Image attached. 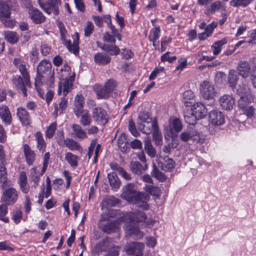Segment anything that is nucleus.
Segmentation results:
<instances>
[{
  "label": "nucleus",
  "instance_id": "nucleus-38",
  "mask_svg": "<svg viewBox=\"0 0 256 256\" xmlns=\"http://www.w3.org/2000/svg\"><path fill=\"white\" fill-rule=\"evenodd\" d=\"M108 178L110 186L112 188H118L120 186V181L117 174L115 172H112L108 174Z\"/></svg>",
  "mask_w": 256,
  "mask_h": 256
},
{
  "label": "nucleus",
  "instance_id": "nucleus-9",
  "mask_svg": "<svg viewBox=\"0 0 256 256\" xmlns=\"http://www.w3.org/2000/svg\"><path fill=\"white\" fill-rule=\"evenodd\" d=\"M63 80L60 82L58 84V94H60L62 92L64 96H66L72 89L73 82L75 78V74L74 72L72 73V75L68 78L64 77Z\"/></svg>",
  "mask_w": 256,
  "mask_h": 256
},
{
  "label": "nucleus",
  "instance_id": "nucleus-22",
  "mask_svg": "<svg viewBox=\"0 0 256 256\" xmlns=\"http://www.w3.org/2000/svg\"><path fill=\"white\" fill-rule=\"evenodd\" d=\"M16 115L22 125L27 126L31 124V117L24 108L18 107L17 108Z\"/></svg>",
  "mask_w": 256,
  "mask_h": 256
},
{
  "label": "nucleus",
  "instance_id": "nucleus-25",
  "mask_svg": "<svg viewBox=\"0 0 256 256\" xmlns=\"http://www.w3.org/2000/svg\"><path fill=\"white\" fill-rule=\"evenodd\" d=\"M180 138L184 142H188L189 140L198 141L199 140V136L198 132L192 128L190 127L186 131L182 133Z\"/></svg>",
  "mask_w": 256,
  "mask_h": 256
},
{
  "label": "nucleus",
  "instance_id": "nucleus-21",
  "mask_svg": "<svg viewBox=\"0 0 256 256\" xmlns=\"http://www.w3.org/2000/svg\"><path fill=\"white\" fill-rule=\"evenodd\" d=\"M210 122L214 126H219L224 123V117L218 110H212L209 114Z\"/></svg>",
  "mask_w": 256,
  "mask_h": 256
},
{
  "label": "nucleus",
  "instance_id": "nucleus-19",
  "mask_svg": "<svg viewBox=\"0 0 256 256\" xmlns=\"http://www.w3.org/2000/svg\"><path fill=\"white\" fill-rule=\"evenodd\" d=\"M252 70V64L246 60H240L237 66V70L238 74L244 78H248Z\"/></svg>",
  "mask_w": 256,
  "mask_h": 256
},
{
  "label": "nucleus",
  "instance_id": "nucleus-24",
  "mask_svg": "<svg viewBox=\"0 0 256 256\" xmlns=\"http://www.w3.org/2000/svg\"><path fill=\"white\" fill-rule=\"evenodd\" d=\"M73 43L72 44L70 40H65L64 42V45L66 47L68 50L76 54L78 52L79 46V34L78 32H76L72 36Z\"/></svg>",
  "mask_w": 256,
  "mask_h": 256
},
{
  "label": "nucleus",
  "instance_id": "nucleus-29",
  "mask_svg": "<svg viewBox=\"0 0 256 256\" xmlns=\"http://www.w3.org/2000/svg\"><path fill=\"white\" fill-rule=\"evenodd\" d=\"M158 126L156 122L152 120L146 123L140 124L138 126V128L144 134H148L154 130V129L158 128Z\"/></svg>",
  "mask_w": 256,
  "mask_h": 256
},
{
  "label": "nucleus",
  "instance_id": "nucleus-47",
  "mask_svg": "<svg viewBox=\"0 0 256 256\" xmlns=\"http://www.w3.org/2000/svg\"><path fill=\"white\" fill-rule=\"evenodd\" d=\"M250 62L252 64L250 80L254 87L256 88V58H250Z\"/></svg>",
  "mask_w": 256,
  "mask_h": 256
},
{
  "label": "nucleus",
  "instance_id": "nucleus-37",
  "mask_svg": "<svg viewBox=\"0 0 256 256\" xmlns=\"http://www.w3.org/2000/svg\"><path fill=\"white\" fill-rule=\"evenodd\" d=\"M118 144L122 152H127L129 149V144L127 142L126 136L123 134H122L118 139Z\"/></svg>",
  "mask_w": 256,
  "mask_h": 256
},
{
  "label": "nucleus",
  "instance_id": "nucleus-15",
  "mask_svg": "<svg viewBox=\"0 0 256 256\" xmlns=\"http://www.w3.org/2000/svg\"><path fill=\"white\" fill-rule=\"evenodd\" d=\"M237 94L240 96L239 100L248 102H254V96L251 93L250 89L246 84L239 85L236 89Z\"/></svg>",
  "mask_w": 256,
  "mask_h": 256
},
{
  "label": "nucleus",
  "instance_id": "nucleus-5",
  "mask_svg": "<svg viewBox=\"0 0 256 256\" xmlns=\"http://www.w3.org/2000/svg\"><path fill=\"white\" fill-rule=\"evenodd\" d=\"M164 135L168 144L164 146L162 150L167 154L173 148L174 143H175L176 140V118H171L170 119L169 125L166 129Z\"/></svg>",
  "mask_w": 256,
  "mask_h": 256
},
{
  "label": "nucleus",
  "instance_id": "nucleus-59",
  "mask_svg": "<svg viewBox=\"0 0 256 256\" xmlns=\"http://www.w3.org/2000/svg\"><path fill=\"white\" fill-rule=\"evenodd\" d=\"M56 70H60L62 73L61 76L62 78H64V77H68L72 75L71 68L66 64H64L60 69H56Z\"/></svg>",
  "mask_w": 256,
  "mask_h": 256
},
{
  "label": "nucleus",
  "instance_id": "nucleus-35",
  "mask_svg": "<svg viewBox=\"0 0 256 256\" xmlns=\"http://www.w3.org/2000/svg\"><path fill=\"white\" fill-rule=\"evenodd\" d=\"M160 35V30L158 26L152 28L150 31L148 40L152 42L153 46H154L155 48H156L158 46V44H156V42L159 38Z\"/></svg>",
  "mask_w": 256,
  "mask_h": 256
},
{
  "label": "nucleus",
  "instance_id": "nucleus-32",
  "mask_svg": "<svg viewBox=\"0 0 256 256\" xmlns=\"http://www.w3.org/2000/svg\"><path fill=\"white\" fill-rule=\"evenodd\" d=\"M0 117L6 124H10L12 122V116L8 107L6 106H2L0 108Z\"/></svg>",
  "mask_w": 256,
  "mask_h": 256
},
{
  "label": "nucleus",
  "instance_id": "nucleus-57",
  "mask_svg": "<svg viewBox=\"0 0 256 256\" xmlns=\"http://www.w3.org/2000/svg\"><path fill=\"white\" fill-rule=\"evenodd\" d=\"M57 124L56 122L52 123L47 128L46 132V137L50 138L53 137L56 130Z\"/></svg>",
  "mask_w": 256,
  "mask_h": 256
},
{
  "label": "nucleus",
  "instance_id": "nucleus-4",
  "mask_svg": "<svg viewBox=\"0 0 256 256\" xmlns=\"http://www.w3.org/2000/svg\"><path fill=\"white\" fill-rule=\"evenodd\" d=\"M207 110L205 106L200 102L192 104L190 108H188L184 112V120L190 125L196 124L197 120L204 118L206 114Z\"/></svg>",
  "mask_w": 256,
  "mask_h": 256
},
{
  "label": "nucleus",
  "instance_id": "nucleus-31",
  "mask_svg": "<svg viewBox=\"0 0 256 256\" xmlns=\"http://www.w3.org/2000/svg\"><path fill=\"white\" fill-rule=\"evenodd\" d=\"M72 131L76 138L79 140H83L88 138L86 132L78 124H73L72 126Z\"/></svg>",
  "mask_w": 256,
  "mask_h": 256
},
{
  "label": "nucleus",
  "instance_id": "nucleus-10",
  "mask_svg": "<svg viewBox=\"0 0 256 256\" xmlns=\"http://www.w3.org/2000/svg\"><path fill=\"white\" fill-rule=\"evenodd\" d=\"M252 102H248L242 100H238V108L248 118H252L256 116V105H250Z\"/></svg>",
  "mask_w": 256,
  "mask_h": 256
},
{
  "label": "nucleus",
  "instance_id": "nucleus-51",
  "mask_svg": "<svg viewBox=\"0 0 256 256\" xmlns=\"http://www.w3.org/2000/svg\"><path fill=\"white\" fill-rule=\"evenodd\" d=\"M151 174L153 177L156 178L160 182H164L166 178V176L156 168L154 164L153 168Z\"/></svg>",
  "mask_w": 256,
  "mask_h": 256
},
{
  "label": "nucleus",
  "instance_id": "nucleus-18",
  "mask_svg": "<svg viewBox=\"0 0 256 256\" xmlns=\"http://www.w3.org/2000/svg\"><path fill=\"white\" fill-rule=\"evenodd\" d=\"M124 218L134 223H138L144 222L146 218L145 213L142 211L128 212L124 215Z\"/></svg>",
  "mask_w": 256,
  "mask_h": 256
},
{
  "label": "nucleus",
  "instance_id": "nucleus-20",
  "mask_svg": "<svg viewBox=\"0 0 256 256\" xmlns=\"http://www.w3.org/2000/svg\"><path fill=\"white\" fill-rule=\"evenodd\" d=\"M22 147L24 157L27 164L32 166L36 158L35 152L26 144H24Z\"/></svg>",
  "mask_w": 256,
  "mask_h": 256
},
{
  "label": "nucleus",
  "instance_id": "nucleus-56",
  "mask_svg": "<svg viewBox=\"0 0 256 256\" xmlns=\"http://www.w3.org/2000/svg\"><path fill=\"white\" fill-rule=\"evenodd\" d=\"M152 120V118L150 117L148 112H140L138 116V121L137 122L138 126L140 124L146 123L148 122H150Z\"/></svg>",
  "mask_w": 256,
  "mask_h": 256
},
{
  "label": "nucleus",
  "instance_id": "nucleus-42",
  "mask_svg": "<svg viewBox=\"0 0 256 256\" xmlns=\"http://www.w3.org/2000/svg\"><path fill=\"white\" fill-rule=\"evenodd\" d=\"M194 95L190 90H186L183 94V102L187 107H190L193 104Z\"/></svg>",
  "mask_w": 256,
  "mask_h": 256
},
{
  "label": "nucleus",
  "instance_id": "nucleus-45",
  "mask_svg": "<svg viewBox=\"0 0 256 256\" xmlns=\"http://www.w3.org/2000/svg\"><path fill=\"white\" fill-rule=\"evenodd\" d=\"M101 49L110 52L111 55H118L120 53V48L115 44H104Z\"/></svg>",
  "mask_w": 256,
  "mask_h": 256
},
{
  "label": "nucleus",
  "instance_id": "nucleus-8",
  "mask_svg": "<svg viewBox=\"0 0 256 256\" xmlns=\"http://www.w3.org/2000/svg\"><path fill=\"white\" fill-rule=\"evenodd\" d=\"M18 199V192L14 188L10 187L2 191L1 201L6 206L14 204Z\"/></svg>",
  "mask_w": 256,
  "mask_h": 256
},
{
  "label": "nucleus",
  "instance_id": "nucleus-60",
  "mask_svg": "<svg viewBox=\"0 0 256 256\" xmlns=\"http://www.w3.org/2000/svg\"><path fill=\"white\" fill-rule=\"evenodd\" d=\"M108 246L106 242L104 241H100L97 243L95 248L94 250L96 253H100L102 252H105L107 250Z\"/></svg>",
  "mask_w": 256,
  "mask_h": 256
},
{
  "label": "nucleus",
  "instance_id": "nucleus-48",
  "mask_svg": "<svg viewBox=\"0 0 256 256\" xmlns=\"http://www.w3.org/2000/svg\"><path fill=\"white\" fill-rule=\"evenodd\" d=\"M144 149L146 153L152 158H154L156 154V150L152 146L150 140H147L144 142Z\"/></svg>",
  "mask_w": 256,
  "mask_h": 256
},
{
  "label": "nucleus",
  "instance_id": "nucleus-36",
  "mask_svg": "<svg viewBox=\"0 0 256 256\" xmlns=\"http://www.w3.org/2000/svg\"><path fill=\"white\" fill-rule=\"evenodd\" d=\"M64 158L66 160L73 168H76L78 166L79 157L70 152H67L65 154Z\"/></svg>",
  "mask_w": 256,
  "mask_h": 256
},
{
  "label": "nucleus",
  "instance_id": "nucleus-12",
  "mask_svg": "<svg viewBox=\"0 0 256 256\" xmlns=\"http://www.w3.org/2000/svg\"><path fill=\"white\" fill-rule=\"evenodd\" d=\"M200 90L203 98L206 100H212L216 95L214 85L208 81L200 84Z\"/></svg>",
  "mask_w": 256,
  "mask_h": 256
},
{
  "label": "nucleus",
  "instance_id": "nucleus-53",
  "mask_svg": "<svg viewBox=\"0 0 256 256\" xmlns=\"http://www.w3.org/2000/svg\"><path fill=\"white\" fill-rule=\"evenodd\" d=\"M152 137L156 146H160L162 145V136L158 127L156 129H154L152 133Z\"/></svg>",
  "mask_w": 256,
  "mask_h": 256
},
{
  "label": "nucleus",
  "instance_id": "nucleus-1",
  "mask_svg": "<svg viewBox=\"0 0 256 256\" xmlns=\"http://www.w3.org/2000/svg\"><path fill=\"white\" fill-rule=\"evenodd\" d=\"M54 72L52 70V64L48 60H42L37 66V76L35 78V88L41 96L40 86L44 85L47 88H52L54 84Z\"/></svg>",
  "mask_w": 256,
  "mask_h": 256
},
{
  "label": "nucleus",
  "instance_id": "nucleus-43",
  "mask_svg": "<svg viewBox=\"0 0 256 256\" xmlns=\"http://www.w3.org/2000/svg\"><path fill=\"white\" fill-rule=\"evenodd\" d=\"M67 100L64 97L62 98L58 105H55L54 114L56 116L62 114L63 111L66 109L67 107Z\"/></svg>",
  "mask_w": 256,
  "mask_h": 256
},
{
  "label": "nucleus",
  "instance_id": "nucleus-49",
  "mask_svg": "<svg viewBox=\"0 0 256 256\" xmlns=\"http://www.w3.org/2000/svg\"><path fill=\"white\" fill-rule=\"evenodd\" d=\"M254 0H231L230 4L234 7L245 8L251 4Z\"/></svg>",
  "mask_w": 256,
  "mask_h": 256
},
{
  "label": "nucleus",
  "instance_id": "nucleus-50",
  "mask_svg": "<svg viewBox=\"0 0 256 256\" xmlns=\"http://www.w3.org/2000/svg\"><path fill=\"white\" fill-rule=\"evenodd\" d=\"M4 38L8 42L14 44L18 42V36L16 32L8 31L4 33Z\"/></svg>",
  "mask_w": 256,
  "mask_h": 256
},
{
  "label": "nucleus",
  "instance_id": "nucleus-14",
  "mask_svg": "<svg viewBox=\"0 0 256 256\" xmlns=\"http://www.w3.org/2000/svg\"><path fill=\"white\" fill-rule=\"evenodd\" d=\"M94 120L98 124H104L108 122V116L106 110L100 106L94 108L92 112Z\"/></svg>",
  "mask_w": 256,
  "mask_h": 256
},
{
  "label": "nucleus",
  "instance_id": "nucleus-26",
  "mask_svg": "<svg viewBox=\"0 0 256 256\" xmlns=\"http://www.w3.org/2000/svg\"><path fill=\"white\" fill-rule=\"evenodd\" d=\"M126 236L134 238L140 239L144 236V233L140 229L132 225H126L124 226Z\"/></svg>",
  "mask_w": 256,
  "mask_h": 256
},
{
  "label": "nucleus",
  "instance_id": "nucleus-7",
  "mask_svg": "<svg viewBox=\"0 0 256 256\" xmlns=\"http://www.w3.org/2000/svg\"><path fill=\"white\" fill-rule=\"evenodd\" d=\"M40 8L48 14H53L56 16L59 14V7L60 0H47L44 2L42 0H37Z\"/></svg>",
  "mask_w": 256,
  "mask_h": 256
},
{
  "label": "nucleus",
  "instance_id": "nucleus-39",
  "mask_svg": "<svg viewBox=\"0 0 256 256\" xmlns=\"http://www.w3.org/2000/svg\"><path fill=\"white\" fill-rule=\"evenodd\" d=\"M34 138L37 142V148L40 152L43 153L46 148V144L42 134L39 131L36 132L34 134Z\"/></svg>",
  "mask_w": 256,
  "mask_h": 256
},
{
  "label": "nucleus",
  "instance_id": "nucleus-33",
  "mask_svg": "<svg viewBox=\"0 0 256 256\" xmlns=\"http://www.w3.org/2000/svg\"><path fill=\"white\" fill-rule=\"evenodd\" d=\"M64 143L70 150L82 152V150L81 145L72 138H66L64 140Z\"/></svg>",
  "mask_w": 256,
  "mask_h": 256
},
{
  "label": "nucleus",
  "instance_id": "nucleus-52",
  "mask_svg": "<svg viewBox=\"0 0 256 256\" xmlns=\"http://www.w3.org/2000/svg\"><path fill=\"white\" fill-rule=\"evenodd\" d=\"M238 80V76L234 70H230L229 71V74L228 77V81L230 86L233 88L236 86L237 81Z\"/></svg>",
  "mask_w": 256,
  "mask_h": 256
},
{
  "label": "nucleus",
  "instance_id": "nucleus-58",
  "mask_svg": "<svg viewBox=\"0 0 256 256\" xmlns=\"http://www.w3.org/2000/svg\"><path fill=\"white\" fill-rule=\"evenodd\" d=\"M12 219L14 223L16 224H19L21 222L22 218V211L18 208H16L12 212Z\"/></svg>",
  "mask_w": 256,
  "mask_h": 256
},
{
  "label": "nucleus",
  "instance_id": "nucleus-41",
  "mask_svg": "<svg viewBox=\"0 0 256 256\" xmlns=\"http://www.w3.org/2000/svg\"><path fill=\"white\" fill-rule=\"evenodd\" d=\"M80 123L84 126H90L92 122V118L89 112L86 110L80 115Z\"/></svg>",
  "mask_w": 256,
  "mask_h": 256
},
{
  "label": "nucleus",
  "instance_id": "nucleus-30",
  "mask_svg": "<svg viewBox=\"0 0 256 256\" xmlns=\"http://www.w3.org/2000/svg\"><path fill=\"white\" fill-rule=\"evenodd\" d=\"M217 25V22H212L208 24L205 28L204 31L198 34V37L199 40H204L210 36Z\"/></svg>",
  "mask_w": 256,
  "mask_h": 256
},
{
  "label": "nucleus",
  "instance_id": "nucleus-55",
  "mask_svg": "<svg viewBox=\"0 0 256 256\" xmlns=\"http://www.w3.org/2000/svg\"><path fill=\"white\" fill-rule=\"evenodd\" d=\"M8 206L5 204L0 205V220L5 223H8L10 221L8 218L4 216L8 213Z\"/></svg>",
  "mask_w": 256,
  "mask_h": 256
},
{
  "label": "nucleus",
  "instance_id": "nucleus-16",
  "mask_svg": "<svg viewBox=\"0 0 256 256\" xmlns=\"http://www.w3.org/2000/svg\"><path fill=\"white\" fill-rule=\"evenodd\" d=\"M85 99L82 94H77L74 98L73 110L76 116L79 118L82 112L86 110L84 106Z\"/></svg>",
  "mask_w": 256,
  "mask_h": 256
},
{
  "label": "nucleus",
  "instance_id": "nucleus-6",
  "mask_svg": "<svg viewBox=\"0 0 256 256\" xmlns=\"http://www.w3.org/2000/svg\"><path fill=\"white\" fill-rule=\"evenodd\" d=\"M116 86L114 80H110L105 83L104 86L98 84H94L93 90L96 94L98 99H107L110 97Z\"/></svg>",
  "mask_w": 256,
  "mask_h": 256
},
{
  "label": "nucleus",
  "instance_id": "nucleus-63",
  "mask_svg": "<svg viewBox=\"0 0 256 256\" xmlns=\"http://www.w3.org/2000/svg\"><path fill=\"white\" fill-rule=\"evenodd\" d=\"M226 74L221 72H218L215 76V82L218 84H221L224 82L226 80Z\"/></svg>",
  "mask_w": 256,
  "mask_h": 256
},
{
  "label": "nucleus",
  "instance_id": "nucleus-61",
  "mask_svg": "<svg viewBox=\"0 0 256 256\" xmlns=\"http://www.w3.org/2000/svg\"><path fill=\"white\" fill-rule=\"evenodd\" d=\"M11 186V182L8 180L7 176H0V186L2 189V191L4 189L8 188H7Z\"/></svg>",
  "mask_w": 256,
  "mask_h": 256
},
{
  "label": "nucleus",
  "instance_id": "nucleus-40",
  "mask_svg": "<svg viewBox=\"0 0 256 256\" xmlns=\"http://www.w3.org/2000/svg\"><path fill=\"white\" fill-rule=\"evenodd\" d=\"M222 8V2L220 1H216L212 2L204 10V14L206 16H212L215 14L216 12Z\"/></svg>",
  "mask_w": 256,
  "mask_h": 256
},
{
  "label": "nucleus",
  "instance_id": "nucleus-2",
  "mask_svg": "<svg viewBox=\"0 0 256 256\" xmlns=\"http://www.w3.org/2000/svg\"><path fill=\"white\" fill-rule=\"evenodd\" d=\"M121 197L128 202L135 204L138 207L144 210H148L149 208L147 204L150 199L149 195L136 190L134 186L132 184H128L123 187Z\"/></svg>",
  "mask_w": 256,
  "mask_h": 256
},
{
  "label": "nucleus",
  "instance_id": "nucleus-3",
  "mask_svg": "<svg viewBox=\"0 0 256 256\" xmlns=\"http://www.w3.org/2000/svg\"><path fill=\"white\" fill-rule=\"evenodd\" d=\"M14 64L18 69L22 77L20 76H13L12 80V84L18 90L22 92L24 97H26L28 94L26 86L30 87V83L26 63L20 58H16L14 60Z\"/></svg>",
  "mask_w": 256,
  "mask_h": 256
},
{
  "label": "nucleus",
  "instance_id": "nucleus-23",
  "mask_svg": "<svg viewBox=\"0 0 256 256\" xmlns=\"http://www.w3.org/2000/svg\"><path fill=\"white\" fill-rule=\"evenodd\" d=\"M158 166L164 171H170L174 168L175 162L172 159L165 156L164 158L160 157L157 160Z\"/></svg>",
  "mask_w": 256,
  "mask_h": 256
},
{
  "label": "nucleus",
  "instance_id": "nucleus-17",
  "mask_svg": "<svg viewBox=\"0 0 256 256\" xmlns=\"http://www.w3.org/2000/svg\"><path fill=\"white\" fill-rule=\"evenodd\" d=\"M219 103L223 109L230 110L233 108L236 100L232 94H224L219 98Z\"/></svg>",
  "mask_w": 256,
  "mask_h": 256
},
{
  "label": "nucleus",
  "instance_id": "nucleus-44",
  "mask_svg": "<svg viewBox=\"0 0 256 256\" xmlns=\"http://www.w3.org/2000/svg\"><path fill=\"white\" fill-rule=\"evenodd\" d=\"M226 42H227L224 38L214 42L211 46L213 54L215 56L218 55L222 51V46Z\"/></svg>",
  "mask_w": 256,
  "mask_h": 256
},
{
  "label": "nucleus",
  "instance_id": "nucleus-13",
  "mask_svg": "<svg viewBox=\"0 0 256 256\" xmlns=\"http://www.w3.org/2000/svg\"><path fill=\"white\" fill-rule=\"evenodd\" d=\"M144 248V245L142 243L133 242L125 246L124 249L128 254L142 256Z\"/></svg>",
  "mask_w": 256,
  "mask_h": 256
},
{
  "label": "nucleus",
  "instance_id": "nucleus-64",
  "mask_svg": "<svg viewBox=\"0 0 256 256\" xmlns=\"http://www.w3.org/2000/svg\"><path fill=\"white\" fill-rule=\"evenodd\" d=\"M94 30V26L92 22L88 21L86 26L84 28V34L86 36H89Z\"/></svg>",
  "mask_w": 256,
  "mask_h": 256
},
{
  "label": "nucleus",
  "instance_id": "nucleus-34",
  "mask_svg": "<svg viewBox=\"0 0 256 256\" xmlns=\"http://www.w3.org/2000/svg\"><path fill=\"white\" fill-rule=\"evenodd\" d=\"M148 168L146 164L144 166L138 162H132L130 164V170L132 172L138 175L142 174Z\"/></svg>",
  "mask_w": 256,
  "mask_h": 256
},
{
  "label": "nucleus",
  "instance_id": "nucleus-46",
  "mask_svg": "<svg viewBox=\"0 0 256 256\" xmlns=\"http://www.w3.org/2000/svg\"><path fill=\"white\" fill-rule=\"evenodd\" d=\"M118 227V222L116 220L110 222L103 226L102 230L108 234L116 232Z\"/></svg>",
  "mask_w": 256,
  "mask_h": 256
},
{
  "label": "nucleus",
  "instance_id": "nucleus-62",
  "mask_svg": "<svg viewBox=\"0 0 256 256\" xmlns=\"http://www.w3.org/2000/svg\"><path fill=\"white\" fill-rule=\"evenodd\" d=\"M2 22L5 26L12 28L15 24V21L11 20L10 16H4L2 18H0Z\"/></svg>",
  "mask_w": 256,
  "mask_h": 256
},
{
  "label": "nucleus",
  "instance_id": "nucleus-27",
  "mask_svg": "<svg viewBox=\"0 0 256 256\" xmlns=\"http://www.w3.org/2000/svg\"><path fill=\"white\" fill-rule=\"evenodd\" d=\"M43 174H40L36 167L32 168L30 170V182L32 190H36L39 185L40 177Z\"/></svg>",
  "mask_w": 256,
  "mask_h": 256
},
{
  "label": "nucleus",
  "instance_id": "nucleus-28",
  "mask_svg": "<svg viewBox=\"0 0 256 256\" xmlns=\"http://www.w3.org/2000/svg\"><path fill=\"white\" fill-rule=\"evenodd\" d=\"M111 58L108 54L103 52H98L94 56V62L101 66H104L110 62Z\"/></svg>",
  "mask_w": 256,
  "mask_h": 256
},
{
  "label": "nucleus",
  "instance_id": "nucleus-54",
  "mask_svg": "<svg viewBox=\"0 0 256 256\" xmlns=\"http://www.w3.org/2000/svg\"><path fill=\"white\" fill-rule=\"evenodd\" d=\"M10 9L8 4H5L0 0V18L4 16H10Z\"/></svg>",
  "mask_w": 256,
  "mask_h": 256
},
{
  "label": "nucleus",
  "instance_id": "nucleus-11",
  "mask_svg": "<svg viewBox=\"0 0 256 256\" xmlns=\"http://www.w3.org/2000/svg\"><path fill=\"white\" fill-rule=\"evenodd\" d=\"M26 8L28 9L29 18L34 24H41L44 22L46 17L38 9L34 7L30 4Z\"/></svg>",
  "mask_w": 256,
  "mask_h": 256
}]
</instances>
